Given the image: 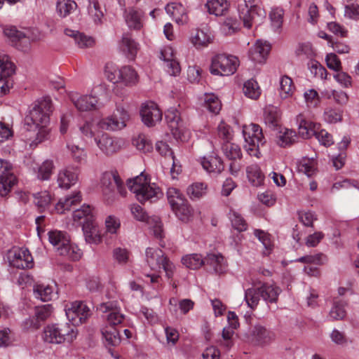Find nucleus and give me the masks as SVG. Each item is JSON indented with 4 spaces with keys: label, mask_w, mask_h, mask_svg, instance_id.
I'll use <instances>...</instances> for the list:
<instances>
[{
    "label": "nucleus",
    "mask_w": 359,
    "mask_h": 359,
    "mask_svg": "<svg viewBox=\"0 0 359 359\" xmlns=\"http://www.w3.org/2000/svg\"><path fill=\"white\" fill-rule=\"evenodd\" d=\"M222 149L224 156L229 160H236L241 158L242 156L240 147L229 141H226V142L222 144Z\"/></svg>",
    "instance_id": "obj_44"
},
{
    "label": "nucleus",
    "mask_w": 359,
    "mask_h": 359,
    "mask_svg": "<svg viewBox=\"0 0 359 359\" xmlns=\"http://www.w3.org/2000/svg\"><path fill=\"white\" fill-rule=\"evenodd\" d=\"M280 95L283 99H286L292 95L294 86L290 77L283 76L280 81Z\"/></svg>",
    "instance_id": "obj_55"
},
{
    "label": "nucleus",
    "mask_w": 359,
    "mask_h": 359,
    "mask_svg": "<svg viewBox=\"0 0 359 359\" xmlns=\"http://www.w3.org/2000/svg\"><path fill=\"white\" fill-rule=\"evenodd\" d=\"M239 65L238 57L231 55L218 54L212 58L210 72L222 76L232 75Z\"/></svg>",
    "instance_id": "obj_8"
},
{
    "label": "nucleus",
    "mask_w": 359,
    "mask_h": 359,
    "mask_svg": "<svg viewBox=\"0 0 359 359\" xmlns=\"http://www.w3.org/2000/svg\"><path fill=\"white\" fill-rule=\"evenodd\" d=\"M284 11L281 8H272L269 13L271 26L276 32H280L283 22Z\"/></svg>",
    "instance_id": "obj_51"
},
{
    "label": "nucleus",
    "mask_w": 359,
    "mask_h": 359,
    "mask_svg": "<svg viewBox=\"0 0 359 359\" xmlns=\"http://www.w3.org/2000/svg\"><path fill=\"white\" fill-rule=\"evenodd\" d=\"M78 180V172L76 168H67L58 173L57 182L61 188L69 189Z\"/></svg>",
    "instance_id": "obj_25"
},
{
    "label": "nucleus",
    "mask_w": 359,
    "mask_h": 359,
    "mask_svg": "<svg viewBox=\"0 0 359 359\" xmlns=\"http://www.w3.org/2000/svg\"><path fill=\"white\" fill-rule=\"evenodd\" d=\"M280 112L276 107L269 105L265 107L264 111V121L270 128H276L279 123Z\"/></svg>",
    "instance_id": "obj_32"
},
{
    "label": "nucleus",
    "mask_w": 359,
    "mask_h": 359,
    "mask_svg": "<svg viewBox=\"0 0 359 359\" xmlns=\"http://www.w3.org/2000/svg\"><path fill=\"white\" fill-rule=\"evenodd\" d=\"M207 191V185L202 182H196L189 186L187 194L192 199L196 200L203 197Z\"/></svg>",
    "instance_id": "obj_52"
},
{
    "label": "nucleus",
    "mask_w": 359,
    "mask_h": 359,
    "mask_svg": "<svg viewBox=\"0 0 359 359\" xmlns=\"http://www.w3.org/2000/svg\"><path fill=\"white\" fill-rule=\"evenodd\" d=\"M77 8V4L72 0H57L56 4V11L57 14L65 18L74 11Z\"/></svg>",
    "instance_id": "obj_45"
},
{
    "label": "nucleus",
    "mask_w": 359,
    "mask_h": 359,
    "mask_svg": "<svg viewBox=\"0 0 359 359\" xmlns=\"http://www.w3.org/2000/svg\"><path fill=\"white\" fill-rule=\"evenodd\" d=\"M297 123L298 124L299 134L304 139H309L316 135L317 129L319 127L314 123L307 121L302 114L297 116Z\"/></svg>",
    "instance_id": "obj_26"
},
{
    "label": "nucleus",
    "mask_w": 359,
    "mask_h": 359,
    "mask_svg": "<svg viewBox=\"0 0 359 359\" xmlns=\"http://www.w3.org/2000/svg\"><path fill=\"white\" fill-rule=\"evenodd\" d=\"M53 111L52 101L45 97L36 102L26 117L28 125L34 126L48 125L50 115Z\"/></svg>",
    "instance_id": "obj_6"
},
{
    "label": "nucleus",
    "mask_w": 359,
    "mask_h": 359,
    "mask_svg": "<svg viewBox=\"0 0 359 359\" xmlns=\"http://www.w3.org/2000/svg\"><path fill=\"white\" fill-rule=\"evenodd\" d=\"M176 216L182 222H187L193 215V209L184 198L182 203L171 207Z\"/></svg>",
    "instance_id": "obj_35"
},
{
    "label": "nucleus",
    "mask_w": 359,
    "mask_h": 359,
    "mask_svg": "<svg viewBox=\"0 0 359 359\" xmlns=\"http://www.w3.org/2000/svg\"><path fill=\"white\" fill-rule=\"evenodd\" d=\"M129 118L128 111L123 107L117 106L114 111V131L124 128Z\"/></svg>",
    "instance_id": "obj_40"
},
{
    "label": "nucleus",
    "mask_w": 359,
    "mask_h": 359,
    "mask_svg": "<svg viewBox=\"0 0 359 359\" xmlns=\"http://www.w3.org/2000/svg\"><path fill=\"white\" fill-rule=\"evenodd\" d=\"M245 0L238 6L240 19L243 21V26L248 29L252 27L253 25H259L266 18L265 11L255 4V0Z\"/></svg>",
    "instance_id": "obj_4"
},
{
    "label": "nucleus",
    "mask_w": 359,
    "mask_h": 359,
    "mask_svg": "<svg viewBox=\"0 0 359 359\" xmlns=\"http://www.w3.org/2000/svg\"><path fill=\"white\" fill-rule=\"evenodd\" d=\"M81 201V196L80 192H76L74 194L68 196L64 199H61L55 205V210L62 214L65 210H68L73 205H76Z\"/></svg>",
    "instance_id": "obj_34"
},
{
    "label": "nucleus",
    "mask_w": 359,
    "mask_h": 359,
    "mask_svg": "<svg viewBox=\"0 0 359 359\" xmlns=\"http://www.w3.org/2000/svg\"><path fill=\"white\" fill-rule=\"evenodd\" d=\"M147 223L151 226L154 236L161 239L163 237L162 224L158 217H153L148 219Z\"/></svg>",
    "instance_id": "obj_61"
},
{
    "label": "nucleus",
    "mask_w": 359,
    "mask_h": 359,
    "mask_svg": "<svg viewBox=\"0 0 359 359\" xmlns=\"http://www.w3.org/2000/svg\"><path fill=\"white\" fill-rule=\"evenodd\" d=\"M146 262L153 271H160L163 269L168 278L173 276L175 265L160 249L147 248L146 249Z\"/></svg>",
    "instance_id": "obj_7"
},
{
    "label": "nucleus",
    "mask_w": 359,
    "mask_h": 359,
    "mask_svg": "<svg viewBox=\"0 0 359 359\" xmlns=\"http://www.w3.org/2000/svg\"><path fill=\"white\" fill-rule=\"evenodd\" d=\"M77 336L74 327L67 323L48 325L44 327L43 339L45 342L54 344L71 343Z\"/></svg>",
    "instance_id": "obj_3"
},
{
    "label": "nucleus",
    "mask_w": 359,
    "mask_h": 359,
    "mask_svg": "<svg viewBox=\"0 0 359 359\" xmlns=\"http://www.w3.org/2000/svg\"><path fill=\"white\" fill-rule=\"evenodd\" d=\"M70 100L80 111H87L97 109V100L90 95L79 96L77 93L70 95Z\"/></svg>",
    "instance_id": "obj_18"
},
{
    "label": "nucleus",
    "mask_w": 359,
    "mask_h": 359,
    "mask_svg": "<svg viewBox=\"0 0 359 359\" xmlns=\"http://www.w3.org/2000/svg\"><path fill=\"white\" fill-rule=\"evenodd\" d=\"M229 218L232 224V226L238 231H244L248 228V224L243 217L236 211H230Z\"/></svg>",
    "instance_id": "obj_58"
},
{
    "label": "nucleus",
    "mask_w": 359,
    "mask_h": 359,
    "mask_svg": "<svg viewBox=\"0 0 359 359\" xmlns=\"http://www.w3.org/2000/svg\"><path fill=\"white\" fill-rule=\"evenodd\" d=\"M165 120L172 135L176 138H180L183 130V123L179 111L174 108L169 109L165 112Z\"/></svg>",
    "instance_id": "obj_20"
},
{
    "label": "nucleus",
    "mask_w": 359,
    "mask_h": 359,
    "mask_svg": "<svg viewBox=\"0 0 359 359\" xmlns=\"http://www.w3.org/2000/svg\"><path fill=\"white\" fill-rule=\"evenodd\" d=\"M243 135L245 140V151L249 155L259 158V147L263 146L266 142L260 126L255 123L245 126L243 127Z\"/></svg>",
    "instance_id": "obj_5"
},
{
    "label": "nucleus",
    "mask_w": 359,
    "mask_h": 359,
    "mask_svg": "<svg viewBox=\"0 0 359 359\" xmlns=\"http://www.w3.org/2000/svg\"><path fill=\"white\" fill-rule=\"evenodd\" d=\"M112 172H105L100 180V188L104 201L110 205L111 203L112 189L111 187Z\"/></svg>",
    "instance_id": "obj_33"
},
{
    "label": "nucleus",
    "mask_w": 359,
    "mask_h": 359,
    "mask_svg": "<svg viewBox=\"0 0 359 359\" xmlns=\"http://www.w3.org/2000/svg\"><path fill=\"white\" fill-rule=\"evenodd\" d=\"M127 185L141 203L154 202L161 195L159 188L155 184H151L149 179L143 172L133 179H128Z\"/></svg>",
    "instance_id": "obj_1"
},
{
    "label": "nucleus",
    "mask_w": 359,
    "mask_h": 359,
    "mask_svg": "<svg viewBox=\"0 0 359 359\" xmlns=\"http://www.w3.org/2000/svg\"><path fill=\"white\" fill-rule=\"evenodd\" d=\"M97 310L102 313V319L107 321V325L101 328L102 342L108 351L112 354V304L102 303Z\"/></svg>",
    "instance_id": "obj_10"
},
{
    "label": "nucleus",
    "mask_w": 359,
    "mask_h": 359,
    "mask_svg": "<svg viewBox=\"0 0 359 359\" xmlns=\"http://www.w3.org/2000/svg\"><path fill=\"white\" fill-rule=\"evenodd\" d=\"M203 168L209 173L217 175L224 170V165L222 159L217 156H210L203 157L201 161Z\"/></svg>",
    "instance_id": "obj_28"
},
{
    "label": "nucleus",
    "mask_w": 359,
    "mask_h": 359,
    "mask_svg": "<svg viewBox=\"0 0 359 359\" xmlns=\"http://www.w3.org/2000/svg\"><path fill=\"white\" fill-rule=\"evenodd\" d=\"M66 316L74 327L84 323L90 316V309L82 302H74L65 309Z\"/></svg>",
    "instance_id": "obj_13"
},
{
    "label": "nucleus",
    "mask_w": 359,
    "mask_h": 359,
    "mask_svg": "<svg viewBox=\"0 0 359 359\" xmlns=\"http://www.w3.org/2000/svg\"><path fill=\"white\" fill-rule=\"evenodd\" d=\"M95 141L103 153L107 155H109L112 153V137L110 133H104L100 134V132H97L95 136Z\"/></svg>",
    "instance_id": "obj_37"
},
{
    "label": "nucleus",
    "mask_w": 359,
    "mask_h": 359,
    "mask_svg": "<svg viewBox=\"0 0 359 359\" xmlns=\"http://www.w3.org/2000/svg\"><path fill=\"white\" fill-rule=\"evenodd\" d=\"M16 183V177L13 172L12 165L0 159V196H6Z\"/></svg>",
    "instance_id": "obj_12"
},
{
    "label": "nucleus",
    "mask_w": 359,
    "mask_h": 359,
    "mask_svg": "<svg viewBox=\"0 0 359 359\" xmlns=\"http://www.w3.org/2000/svg\"><path fill=\"white\" fill-rule=\"evenodd\" d=\"M203 107L210 112L217 114L219 112L222 104L218 97L214 94H205Z\"/></svg>",
    "instance_id": "obj_48"
},
{
    "label": "nucleus",
    "mask_w": 359,
    "mask_h": 359,
    "mask_svg": "<svg viewBox=\"0 0 359 359\" xmlns=\"http://www.w3.org/2000/svg\"><path fill=\"white\" fill-rule=\"evenodd\" d=\"M34 294L36 298L43 302H48L52 299L53 292L52 287L44 285H36L34 286Z\"/></svg>",
    "instance_id": "obj_49"
},
{
    "label": "nucleus",
    "mask_w": 359,
    "mask_h": 359,
    "mask_svg": "<svg viewBox=\"0 0 359 359\" xmlns=\"http://www.w3.org/2000/svg\"><path fill=\"white\" fill-rule=\"evenodd\" d=\"M274 334L267 330L262 325H255L250 335V340L252 344L257 346H264L269 344L273 340Z\"/></svg>",
    "instance_id": "obj_16"
},
{
    "label": "nucleus",
    "mask_w": 359,
    "mask_h": 359,
    "mask_svg": "<svg viewBox=\"0 0 359 359\" xmlns=\"http://www.w3.org/2000/svg\"><path fill=\"white\" fill-rule=\"evenodd\" d=\"M334 79L343 87L348 88L351 86L352 78L346 72L338 70L334 74Z\"/></svg>",
    "instance_id": "obj_64"
},
{
    "label": "nucleus",
    "mask_w": 359,
    "mask_h": 359,
    "mask_svg": "<svg viewBox=\"0 0 359 359\" xmlns=\"http://www.w3.org/2000/svg\"><path fill=\"white\" fill-rule=\"evenodd\" d=\"M52 313V306L50 304H46L42 306H37L35 309V318L29 319L26 323L30 327L38 329L40 327V322L48 319Z\"/></svg>",
    "instance_id": "obj_27"
},
{
    "label": "nucleus",
    "mask_w": 359,
    "mask_h": 359,
    "mask_svg": "<svg viewBox=\"0 0 359 359\" xmlns=\"http://www.w3.org/2000/svg\"><path fill=\"white\" fill-rule=\"evenodd\" d=\"M123 18L130 29L140 31L144 26V13L142 10L130 7L124 10Z\"/></svg>",
    "instance_id": "obj_15"
},
{
    "label": "nucleus",
    "mask_w": 359,
    "mask_h": 359,
    "mask_svg": "<svg viewBox=\"0 0 359 359\" xmlns=\"http://www.w3.org/2000/svg\"><path fill=\"white\" fill-rule=\"evenodd\" d=\"M168 203L171 207L182 203L184 198L180 191L175 188H169L167 191Z\"/></svg>",
    "instance_id": "obj_62"
},
{
    "label": "nucleus",
    "mask_w": 359,
    "mask_h": 359,
    "mask_svg": "<svg viewBox=\"0 0 359 359\" xmlns=\"http://www.w3.org/2000/svg\"><path fill=\"white\" fill-rule=\"evenodd\" d=\"M133 144L138 150L144 153L150 152L153 149L151 140L144 134H140L137 137H135L133 140Z\"/></svg>",
    "instance_id": "obj_54"
},
{
    "label": "nucleus",
    "mask_w": 359,
    "mask_h": 359,
    "mask_svg": "<svg viewBox=\"0 0 359 359\" xmlns=\"http://www.w3.org/2000/svg\"><path fill=\"white\" fill-rule=\"evenodd\" d=\"M297 138L295 131L286 128L279 132L277 136V144L281 147H286L294 144Z\"/></svg>",
    "instance_id": "obj_42"
},
{
    "label": "nucleus",
    "mask_w": 359,
    "mask_h": 359,
    "mask_svg": "<svg viewBox=\"0 0 359 359\" xmlns=\"http://www.w3.org/2000/svg\"><path fill=\"white\" fill-rule=\"evenodd\" d=\"M297 170L299 172L305 174L308 177L312 176L315 172L313 161L308 158L301 160L297 163Z\"/></svg>",
    "instance_id": "obj_59"
},
{
    "label": "nucleus",
    "mask_w": 359,
    "mask_h": 359,
    "mask_svg": "<svg viewBox=\"0 0 359 359\" xmlns=\"http://www.w3.org/2000/svg\"><path fill=\"white\" fill-rule=\"evenodd\" d=\"M55 169L54 163L51 160H46L39 167L37 177L41 180H48Z\"/></svg>",
    "instance_id": "obj_56"
},
{
    "label": "nucleus",
    "mask_w": 359,
    "mask_h": 359,
    "mask_svg": "<svg viewBox=\"0 0 359 359\" xmlns=\"http://www.w3.org/2000/svg\"><path fill=\"white\" fill-rule=\"evenodd\" d=\"M304 97L309 107H316L320 102V97L314 89H309L304 92Z\"/></svg>",
    "instance_id": "obj_60"
},
{
    "label": "nucleus",
    "mask_w": 359,
    "mask_h": 359,
    "mask_svg": "<svg viewBox=\"0 0 359 359\" xmlns=\"http://www.w3.org/2000/svg\"><path fill=\"white\" fill-rule=\"evenodd\" d=\"M262 299L268 302H276L278 300V295L281 292V290L276 285L263 284L260 287Z\"/></svg>",
    "instance_id": "obj_39"
},
{
    "label": "nucleus",
    "mask_w": 359,
    "mask_h": 359,
    "mask_svg": "<svg viewBox=\"0 0 359 359\" xmlns=\"http://www.w3.org/2000/svg\"><path fill=\"white\" fill-rule=\"evenodd\" d=\"M142 121L148 127L155 126L162 119V112L153 102L144 103L140 110Z\"/></svg>",
    "instance_id": "obj_14"
},
{
    "label": "nucleus",
    "mask_w": 359,
    "mask_h": 359,
    "mask_svg": "<svg viewBox=\"0 0 359 359\" xmlns=\"http://www.w3.org/2000/svg\"><path fill=\"white\" fill-rule=\"evenodd\" d=\"M168 54L172 57V48L170 47L165 48L161 50V58H162L165 62L168 73L170 75L176 76L180 72V65L174 58L166 57V55Z\"/></svg>",
    "instance_id": "obj_36"
},
{
    "label": "nucleus",
    "mask_w": 359,
    "mask_h": 359,
    "mask_svg": "<svg viewBox=\"0 0 359 359\" xmlns=\"http://www.w3.org/2000/svg\"><path fill=\"white\" fill-rule=\"evenodd\" d=\"M9 264L17 269H26L33 266V257L27 249L13 248L7 253Z\"/></svg>",
    "instance_id": "obj_11"
},
{
    "label": "nucleus",
    "mask_w": 359,
    "mask_h": 359,
    "mask_svg": "<svg viewBox=\"0 0 359 359\" xmlns=\"http://www.w3.org/2000/svg\"><path fill=\"white\" fill-rule=\"evenodd\" d=\"M243 90L245 96L253 100L257 99L261 94L257 82L253 79L247 81L244 83Z\"/></svg>",
    "instance_id": "obj_50"
},
{
    "label": "nucleus",
    "mask_w": 359,
    "mask_h": 359,
    "mask_svg": "<svg viewBox=\"0 0 359 359\" xmlns=\"http://www.w3.org/2000/svg\"><path fill=\"white\" fill-rule=\"evenodd\" d=\"M315 137L325 147H330L334 143L332 135L325 130L317 129Z\"/></svg>",
    "instance_id": "obj_63"
},
{
    "label": "nucleus",
    "mask_w": 359,
    "mask_h": 359,
    "mask_svg": "<svg viewBox=\"0 0 359 359\" xmlns=\"http://www.w3.org/2000/svg\"><path fill=\"white\" fill-rule=\"evenodd\" d=\"M260 297H262L260 287H252L245 291V299L248 306L252 309L258 305Z\"/></svg>",
    "instance_id": "obj_53"
},
{
    "label": "nucleus",
    "mask_w": 359,
    "mask_h": 359,
    "mask_svg": "<svg viewBox=\"0 0 359 359\" xmlns=\"http://www.w3.org/2000/svg\"><path fill=\"white\" fill-rule=\"evenodd\" d=\"M82 230L85 237V240L88 243L97 244L101 242L102 238L104 236L100 231L97 223L95 219L86 224H83Z\"/></svg>",
    "instance_id": "obj_21"
},
{
    "label": "nucleus",
    "mask_w": 359,
    "mask_h": 359,
    "mask_svg": "<svg viewBox=\"0 0 359 359\" xmlns=\"http://www.w3.org/2000/svg\"><path fill=\"white\" fill-rule=\"evenodd\" d=\"M165 11L179 24L184 23L187 20L185 8L180 3L172 2L167 4Z\"/></svg>",
    "instance_id": "obj_29"
},
{
    "label": "nucleus",
    "mask_w": 359,
    "mask_h": 359,
    "mask_svg": "<svg viewBox=\"0 0 359 359\" xmlns=\"http://www.w3.org/2000/svg\"><path fill=\"white\" fill-rule=\"evenodd\" d=\"M86 8L88 14L94 23L96 25L102 24L104 12L99 1L97 0H87Z\"/></svg>",
    "instance_id": "obj_30"
},
{
    "label": "nucleus",
    "mask_w": 359,
    "mask_h": 359,
    "mask_svg": "<svg viewBox=\"0 0 359 359\" xmlns=\"http://www.w3.org/2000/svg\"><path fill=\"white\" fill-rule=\"evenodd\" d=\"M212 41V39L210 35L203 30H197L191 38V43L196 48L206 47Z\"/></svg>",
    "instance_id": "obj_46"
},
{
    "label": "nucleus",
    "mask_w": 359,
    "mask_h": 359,
    "mask_svg": "<svg viewBox=\"0 0 359 359\" xmlns=\"http://www.w3.org/2000/svg\"><path fill=\"white\" fill-rule=\"evenodd\" d=\"M346 302L342 300H335L333 307L330 312V316L333 320H342L346 316Z\"/></svg>",
    "instance_id": "obj_57"
},
{
    "label": "nucleus",
    "mask_w": 359,
    "mask_h": 359,
    "mask_svg": "<svg viewBox=\"0 0 359 359\" xmlns=\"http://www.w3.org/2000/svg\"><path fill=\"white\" fill-rule=\"evenodd\" d=\"M73 219L79 222L82 226L83 224L89 223L94 219L93 209L88 205H83L81 208L77 209L73 212Z\"/></svg>",
    "instance_id": "obj_31"
},
{
    "label": "nucleus",
    "mask_w": 359,
    "mask_h": 359,
    "mask_svg": "<svg viewBox=\"0 0 359 359\" xmlns=\"http://www.w3.org/2000/svg\"><path fill=\"white\" fill-rule=\"evenodd\" d=\"M205 258L199 254L187 255L182 257V262L183 265L191 269H197L202 265H204Z\"/></svg>",
    "instance_id": "obj_47"
},
{
    "label": "nucleus",
    "mask_w": 359,
    "mask_h": 359,
    "mask_svg": "<svg viewBox=\"0 0 359 359\" xmlns=\"http://www.w3.org/2000/svg\"><path fill=\"white\" fill-rule=\"evenodd\" d=\"M48 240L60 255L72 261H77L81 258V250L71 243L67 233L57 230L50 231L48 232Z\"/></svg>",
    "instance_id": "obj_2"
},
{
    "label": "nucleus",
    "mask_w": 359,
    "mask_h": 359,
    "mask_svg": "<svg viewBox=\"0 0 359 359\" xmlns=\"http://www.w3.org/2000/svg\"><path fill=\"white\" fill-rule=\"evenodd\" d=\"M156 150L162 156H170L172 160V167L170 169V172L172 175L176 172L177 175L179 174L180 171V166L177 168V165L175 161V156H173V153L169 146L164 142L160 141L157 142L156 144Z\"/></svg>",
    "instance_id": "obj_43"
},
{
    "label": "nucleus",
    "mask_w": 359,
    "mask_h": 359,
    "mask_svg": "<svg viewBox=\"0 0 359 359\" xmlns=\"http://www.w3.org/2000/svg\"><path fill=\"white\" fill-rule=\"evenodd\" d=\"M117 79L116 83L125 86L135 85L137 81V74L130 66H123L114 73V79Z\"/></svg>",
    "instance_id": "obj_19"
},
{
    "label": "nucleus",
    "mask_w": 359,
    "mask_h": 359,
    "mask_svg": "<svg viewBox=\"0 0 359 359\" xmlns=\"http://www.w3.org/2000/svg\"><path fill=\"white\" fill-rule=\"evenodd\" d=\"M204 262V265L210 266L217 274L224 273L227 269L226 262L221 254H208Z\"/></svg>",
    "instance_id": "obj_23"
},
{
    "label": "nucleus",
    "mask_w": 359,
    "mask_h": 359,
    "mask_svg": "<svg viewBox=\"0 0 359 359\" xmlns=\"http://www.w3.org/2000/svg\"><path fill=\"white\" fill-rule=\"evenodd\" d=\"M271 46L269 43L258 40L250 50V57L252 60L262 63L268 56Z\"/></svg>",
    "instance_id": "obj_22"
},
{
    "label": "nucleus",
    "mask_w": 359,
    "mask_h": 359,
    "mask_svg": "<svg viewBox=\"0 0 359 359\" xmlns=\"http://www.w3.org/2000/svg\"><path fill=\"white\" fill-rule=\"evenodd\" d=\"M246 172L248 180L253 186L259 187L263 184L264 176L257 164L248 166Z\"/></svg>",
    "instance_id": "obj_41"
},
{
    "label": "nucleus",
    "mask_w": 359,
    "mask_h": 359,
    "mask_svg": "<svg viewBox=\"0 0 359 359\" xmlns=\"http://www.w3.org/2000/svg\"><path fill=\"white\" fill-rule=\"evenodd\" d=\"M15 72L14 65L8 55L0 53V97L6 95L13 87L11 76Z\"/></svg>",
    "instance_id": "obj_9"
},
{
    "label": "nucleus",
    "mask_w": 359,
    "mask_h": 359,
    "mask_svg": "<svg viewBox=\"0 0 359 359\" xmlns=\"http://www.w3.org/2000/svg\"><path fill=\"white\" fill-rule=\"evenodd\" d=\"M118 48L129 60H134L139 50V43L136 42L130 32H126L123 34Z\"/></svg>",
    "instance_id": "obj_17"
},
{
    "label": "nucleus",
    "mask_w": 359,
    "mask_h": 359,
    "mask_svg": "<svg viewBox=\"0 0 359 359\" xmlns=\"http://www.w3.org/2000/svg\"><path fill=\"white\" fill-rule=\"evenodd\" d=\"M65 34L74 39L75 43L80 48H92L95 44V39L92 36L86 35L79 31L72 30L70 29H65Z\"/></svg>",
    "instance_id": "obj_24"
},
{
    "label": "nucleus",
    "mask_w": 359,
    "mask_h": 359,
    "mask_svg": "<svg viewBox=\"0 0 359 359\" xmlns=\"http://www.w3.org/2000/svg\"><path fill=\"white\" fill-rule=\"evenodd\" d=\"M205 7L210 14L221 16L228 11L229 4L226 0H210L206 3Z\"/></svg>",
    "instance_id": "obj_38"
}]
</instances>
